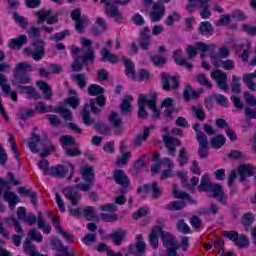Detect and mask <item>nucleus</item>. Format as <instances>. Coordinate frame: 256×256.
Segmentation results:
<instances>
[{"instance_id": "obj_13", "label": "nucleus", "mask_w": 256, "mask_h": 256, "mask_svg": "<svg viewBox=\"0 0 256 256\" xmlns=\"http://www.w3.org/2000/svg\"><path fill=\"white\" fill-rule=\"evenodd\" d=\"M71 19L75 21L78 33H83L85 27L89 25V18L87 16H81V10L79 9L72 11Z\"/></svg>"}, {"instance_id": "obj_35", "label": "nucleus", "mask_w": 256, "mask_h": 256, "mask_svg": "<svg viewBox=\"0 0 256 256\" xmlns=\"http://www.w3.org/2000/svg\"><path fill=\"white\" fill-rule=\"evenodd\" d=\"M27 43V35H20L18 38H13L9 42L10 49H21Z\"/></svg>"}, {"instance_id": "obj_48", "label": "nucleus", "mask_w": 256, "mask_h": 256, "mask_svg": "<svg viewBox=\"0 0 256 256\" xmlns=\"http://www.w3.org/2000/svg\"><path fill=\"white\" fill-rule=\"evenodd\" d=\"M8 227H14L16 233H22V227L21 224L19 223V220L13 218V217H8L5 219Z\"/></svg>"}, {"instance_id": "obj_1", "label": "nucleus", "mask_w": 256, "mask_h": 256, "mask_svg": "<svg viewBox=\"0 0 256 256\" xmlns=\"http://www.w3.org/2000/svg\"><path fill=\"white\" fill-rule=\"evenodd\" d=\"M159 237L162 238L163 245L168 249V256H177V249H179V244L177 239L159 226L154 227L149 236V241L151 246L155 249L159 245Z\"/></svg>"}, {"instance_id": "obj_11", "label": "nucleus", "mask_w": 256, "mask_h": 256, "mask_svg": "<svg viewBox=\"0 0 256 256\" xmlns=\"http://www.w3.org/2000/svg\"><path fill=\"white\" fill-rule=\"evenodd\" d=\"M75 171V166L71 163H66L65 165H58L55 167H52L49 169V175H52V177H57L58 179H63L65 175L70 172L69 179L73 177V173Z\"/></svg>"}, {"instance_id": "obj_22", "label": "nucleus", "mask_w": 256, "mask_h": 256, "mask_svg": "<svg viewBox=\"0 0 256 256\" xmlns=\"http://www.w3.org/2000/svg\"><path fill=\"white\" fill-rule=\"evenodd\" d=\"M238 173L240 175V181H245L246 177H253L255 175V166L252 164H242L238 167Z\"/></svg>"}, {"instance_id": "obj_57", "label": "nucleus", "mask_w": 256, "mask_h": 256, "mask_svg": "<svg viewBox=\"0 0 256 256\" xmlns=\"http://www.w3.org/2000/svg\"><path fill=\"white\" fill-rule=\"evenodd\" d=\"M121 155L122 156L116 160L117 167H125V165L129 163V159H131V152H126Z\"/></svg>"}, {"instance_id": "obj_37", "label": "nucleus", "mask_w": 256, "mask_h": 256, "mask_svg": "<svg viewBox=\"0 0 256 256\" xmlns=\"http://www.w3.org/2000/svg\"><path fill=\"white\" fill-rule=\"evenodd\" d=\"M70 95H74L73 97L67 98L64 100L65 105H69L72 109H77L79 107V97L77 96V91L70 89Z\"/></svg>"}, {"instance_id": "obj_28", "label": "nucleus", "mask_w": 256, "mask_h": 256, "mask_svg": "<svg viewBox=\"0 0 256 256\" xmlns=\"http://www.w3.org/2000/svg\"><path fill=\"white\" fill-rule=\"evenodd\" d=\"M101 61H108V63L117 64L119 63V56L111 53V50L104 48L101 52Z\"/></svg>"}, {"instance_id": "obj_43", "label": "nucleus", "mask_w": 256, "mask_h": 256, "mask_svg": "<svg viewBox=\"0 0 256 256\" xmlns=\"http://www.w3.org/2000/svg\"><path fill=\"white\" fill-rule=\"evenodd\" d=\"M134 101L133 96H126L120 105V109L123 115L131 113V102Z\"/></svg>"}, {"instance_id": "obj_39", "label": "nucleus", "mask_w": 256, "mask_h": 256, "mask_svg": "<svg viewBox=\"0 0 256 256\" xmlns=\"http://www.w3.org/2000/svg\"><path fill=\"white\" fill-rule=\"evenodd\" d=\"M226 141H227V138H225V136L220 134L211 138L210 145L212 149H221V147L225 145Z\"/></svg>"}, {"instance_id": "obj_21", "label": "nucleus", "mask_w": 256, "mask_h": 256, "mask_svg": "<svg viewBox=\"0 0 256 256\" xmlns=\"http://www.w3.org/2000/svg\"><path fill=\"white\" fill-rule=\"evenodd\" d=\"M150 17L154 22L161 21L163 17H165V5L161 3H154Z\"/></svg>"}, {"instance_id": "obj_4", "label": "nucleus", "mask_w": 256, "mask_h": 256, "mask_svg": "<svg viewBox=\"0 0 256 256\" xmlns=\"http://www.w3.org/2000/svg\"><path fill=\"white\" fill-rule=\"evenodd\" d=\"M217 45L215 44H206L204 42H196L193 46L186 47V54L189 59H193L198 53H200L201 57H205L206 53L210 55H217Z\"/></svg>"}, {"instance_id": "obj_18", "label": "nucleus", "mask_w": 256, "mask_h": 256, "mask_svg": "<svg viewBox=\"0 0 256 256\" xmlns=\"http://www.w3.org/2000/svg\"><path fill=\"white\" fill-rule=\"evenodd\" d=\"M162 83L164 91H169V89H177L179 87V77L171 76L167 73H162Z\"/></svg>"}, {"instance_id": "obj_42", "label": "nucleus", "mask_w": 256, "mask_h": 256, "mask_svg": "<svg viewBox=\"0 0 256 256\" xmlns=\"http://www.w3.org/2000/svg\"><path fill=\"white\" fill-rule=\"evenodd\" d=\"M20 93L27 95L29 98L39 99V93L35 91V88L30 86H19Z\"/></svg>"}, {"instance_id": "obj_25", "label": "nucleus", "mask_w": 256, "mask_h": 256, "mask_svg": "<svg viewBox=\"0 0 256 256\" xmlns=\"http://www.w3.org/2000/svg\"><path fill=\"white\" fill-rule=\"evenodd\" d=\"M122 61L126 69L127 78L135 81L137 79V76L135 75V64L125 56L122 57Z\"/></svg>"}, {"instance_id": "obj_47", "label": "nucleus", "mask_w": 256, "mask_h": 256, "mask_svg": "<svg viewBox=\"0 0 256 256\" xmlns=\"http://www.w3.org/2000/svg\"><path fill=\"white\" fill-rule=\"evenodd\" d=\"M168 211H181L185 209V202L183 201H172L166 205Z\"/></svg>"}, {"instance_id": "obj_60", "label": "nucleus", "mask_w": 256, "mask_h": 256, "mask_svg": "<svg viewBox=\"0 0 256 256\" xmlns=\"http://www.w3.org/2000/svg\"><path fill=\"white\" fill-rule=\"evenodd\" d=\"M178 163L180 167L187 165L188 158H187V148H181L178 155Z\"/></svg>"}, {"instance_id": "obj_36", "label": "nucleus", "mask_w": 256, "mask_h": 256, "mask_svg": "<svg viewBox=\"0 0 256 256\" xmlns=\"http://www.w3.org/2000/svg\"><path fill=\"white\" fill-rule=\"evenodd\" d=\"M82 215L87 221H99V217L95 214V208L93 206H86L82 208Z\"/></svg>"}, {"instance_id": "obj_31", "label": "nucleus", "mask_w": 256, "mask_h": 256, "mask_svg": "<svg viewBox=\"0 0 256 256\" xmlns=\"http://www.w3.org/2000/svg\"><path fill=\"white\" fill-rule=\"evenodd\" d=\"M139 110L138 115L142 119H145L147 117V111L145 110V105H149V96L140 95L138 100Z\"/></svg>"}, {"instance_id": "obj_23", "label": "nucleus", "mask_w": 256, "mask_h": 256, "mask_svg": "<svg viewBox=\"0 0 256 256\" xmlns=\"http://www.w3.org/2000/svg\"><path fill=\"white\" fill-rule=\"evenodd\" d=\"M63 194L71 203L72 207H76V205L79 203V199H81V194H78L77 190L73 188H65L63 190Z\"/></svg>"}, {"instance_id": "obj_30", "label": "nucleus", "mask_w": 256, "mask_h": 256, "mask_svg": "<svg viewBox=\"0 0 256 256\" xmlns=\"http://www.w3.org/2000/svg\"><path fill=\"white\" fill-rule=\"evenodd\" d=\"M254 79H256V70L253 73H248V74L243 75L244 85H246V87H247V89H249V91L256 90V84L254 82Z\"/></svg>"}, {"instance_id": "obj_41", "label": "nucleus", "mask_w": 256, "mask_h": 256, "mask_svg": "<svg viewBox=\"0 0 256 256\" xmlns=\"http://www.w3.org/2000/svg\"><path fill=\"white\" fill-rule=\"evenodd\" d=\"M161 107L162 109H165V113L168 117H171V115L176 112L175 107L173 106V99L171 98L164 99Z\"/></svg>"}, {"instance_id": "obj_45", "label": "nucleus", "mask_w": 256, "mask_h": 256, "mask_svg": "<svg viewBox=\"0 0 256 256\" xmlns=\"http://www.w3.org/2000/svg\"><path fill=\"white\" fill-rule=\"evenodd\" d=\"M96 24L97 27L93 28V33H95V35H101V33H105V31H107V23H105L103 18H97Z\"/></svg>"}, {"instance_id": "obj_26", "label": "nucleus", "mask_w": 256, "mask_h": 256, "mask_svg": "<svg viewBox=\"0 0 256 256\" xmlns=\"http://www.w3.org/2000/svg\"><path fill=\"white\" fill-rule=\"evenodd\" d=\"M174 60L177 65H181L188 69V71H193V64L186 61L183 57V50L174 51Z\"/></svg>"}, {"instance_id": "obj_20", "label": "nucleus", "mask_w": 256, "mask_h": 256, "mask_svg": "<svg viewBox=\"0 0 256 256\" xmlns=\"http://www.w3.org/2000/svg\"><path fill=\"white\" fill-rule=\"evenodd\" d=\"M163 141L168 149V155L175 157V147L181 145V141L177 138L170 137L169 134L163 136Z\"/></svg>"}, {"instance_id": "obj_8", "label": "nucleus", "mask_w": 256, "mask_h": 256, "mask_svg": "<svg viewBox=\"0 0 256 256\" xmlns=\"http://www.w3.org/2000/svg\"><path fill=\"white\" fill-rule=\"evenodd\" d=\"M161 167L164 169L161 175V179H169V177H173V169H175V163L171 158L165 157L161 160L159 164H155L151 167L152 173H159L161 171Z\"/></svg>"}, {"instance_id": "obj_15", "label": "nucleus", "mask_w": 256, "mask_h": 256, "mask_svg": "<svg viewBox=\"0 0 256 256\" xmlns=\"http://www.w3.org/2000/svg\"><path fill=\"white\" fill-rule=\"evenodd\" d=\"M138 193H140V195L151 193L153 199H159V196L163 195V190L159 188V184H157V182H153L152 184H146L142 188H139Z\"/></svg>"}, {"instance_id": "obj_32", "label": "nucleus", "mask_w": 256, "mask_h": 256, "mask_svg": "<svg viewBox=\"0 0 256 256\" xmlns=\"http://www.w3.org/2000/svg\"><path fill=\"white\" fill-rule=\"evenodd\" d=\"M125 237H127V231L125 230H117L110 234V239H112V242L114 245H121L123 243Z\"/></svg>"}, {"instance_id": "obj_44", "label": "nucleus", "mask_w": 256, "mask_h": 256, "mask_svg": "<svg viewBox=\"0 0 256 256\" xmlns=\"http://www.w3.org/2000/svg\"><path fill=\"white\" fill-rule=\"evenodd\" d=\"M72 79L78 85L80 89H85L87 87V76L83 73L72 75Z\"/></svg>"}, {"instance_id": "obj_62", "label": "nucleus", "mask_w": 256, "mask_h": 256, "mask_svg": "<svg viewBox=\"0 0 256 256\" xmlns=\"http://www.w3.org/2000/svg\"><path fill=\"white\" fill-rule=\"evenodd\" d=\"M51 245H52V249H54L57 252L65 251V249L67 248L66 246L63 245L61 240H59L57 237H54L51 239Z\"/></svg>"}, {"instance_id": "obj_64", "label": "nucleus", "mask_w": 256, "mask_h": 256, "mask_svg": "<svg viewBox=\"0 0 256 256\" xmlns=\"http://www.w3.org/2000/svg\"><path fill=\"white\" fill-rule=\"evenodd\" d=\"M139 45L143 51H148V49H150L151 47V37L149 38L140 37Z\"/></svg>"}, {"instance_id": "obj_6", "label": "nucleus", "mask_w": 256, "mask_h": 256, "mask_svg": "<svg viewBox=\"0 0 256 256\" xmlns=\"http://www.w3.org/2000/svg\"><path fill=\"white\" fill-rule=\"evenodd\" d=\"M131 0H101L100 3L105 5L106 15L112 17L115 21H121L122 16L115 5H127Z\"/></svg>"}, {"instance_id": "obj_38", "label": "nucleus", "mask_w": 256, "mask_h": 256, "mask_svg": "<svg viewBox=\"0 0 256 256\" xmlns=\"http://www.w3.org/2000/svg\"><path fill=\"white\" fill-rule=\"evenodd\" d=\"M33 71V66L29 62H20L16 65L14 75H22V73H28Z\"/></svg>"}, {"instance_id": "obj_16", "label": "nucleus", "mask_w": 256, "mask_h": 256, "mask_svg": "<svg viewBox=\"0 0 256 256\" xmlns=\"http://www.w3.org/2000/svg\"><path fill=\"white\" fill-rule=\"evenodd\" d=\"M145 249H147V244L143 241V235L137 234L135 246L129 247V253L135 256H142L145 253Z\"/></svg>"}, {"instance_id": "obj_46", "label": "nucleus", "mask_w": 256, "mask_h": 256, "mask_svg": "<svg viewBox=\"0 0 256 256\" xmlns=\"http://www.w3.org/2000/svg\"><path fill=\"white\" fill-rule=\"evenodd\" d=\"M36 241L37 243L43 242V235H41V232L37 231L36 229H32L30 232H28V237L26 238V241L31 242Z\"/></svg>"}, {"instance_id": "obj_49", "label": "nucleus", "mask_w": 256, "mask_h": 256, "mask_svg": "<svg viewBox=\"0 0 256 256\" xmlns=\"http://www.w3.org/2000/svg\"><path fill=\"white\" fill-rule=\"evenodd\" d=\"M197 97H199V93L193 90L191 86H186V88L184 89L185 101H190V99H197Z\"/></svg>"}, {"instance_id": "obj_59", "label": "nucleus", "mask_w": 256, "mask_h": 256, "mask_svg": "<svg viewBox=\"0 0 256 256\" xmlns=\"http://www.w3.org/2000/svg\"><path fill=\"white\" fill-rule=\"evenodd\" d=\"M200 33L202 35H211L213 33V26L210 22L204 21L200 24Z\"/></svg>"}, {"instance_id": "obj_14", "label": "nucleus", "mask_w": 256, "mask_h": 256, "mask_svg": "<svg viewBox=\"0 0 256 256\" xmlns=\"http://www.w3.org/2000/svg\"><path fill=\"white\" fill-rule=\"evenodd\" d=\"M196 139L199 143V156L201 157V159L207 158V155H209V141L207 140V135H205V133L203 132H198L196 134Z\"/></svg>"}, {"instance_id": "obj_7", "label": "nucleus", "mask_w": 256, "mask_h": 256, "mask_svg": "<svg viewBox=\"0 0 256 256\" xmlns=\"http://www.w3.org/2000/svg\"><path fill=\"white\" fill-rule=\"evenodd\" d=\"M0 197H3L9 205V209L13 211L17 203H19V196L14 192L9 191V185L7 182L0 178Z\"/></svg>"}, {"instance_id": "obj_34", "label": "nucleus", "mask_w": 256, "mask_h": 256, "mask_svg": "<svg viewBox=\"0 0 256 256\" xmlns=\"http://www.w3.org/2000/svg\"><path fill=\"white\" fill-rule=\"evenodd\" d=\"M52 223H53L54 227L57 229L58 233H60V235H62V237H64V239L68 243H73V237L71 236V234H68L67 231L63 230V228H61V225H59L58 217H53Z\"/></svg>"}, {"instance_id": "obj_12", "label": "nucleus", "mask_w": 256, "mask_h": 256, "mask_svg": "<svg viewBox=\"0 0 256 256\" xmlns=\"http://www.w3.org/2000/svg\"><path fill=\"white\" fill-rule=\"evenodd\" d=\"M81 175L84 179V181H87L86 184H78L77 185V189H80V191H90L91 188L93 187V178H94V174H93V168L91 167H85L82 169L81 171Z\"/></svg>"}, {"instance_id": "obj_29", "label": "nucleus", "mask_w": 256, "mask_h": 256, "mask_svg": "<svg viewBox=\"0 0 256 256\" xmlns=\"http://www.w3.org/2000/svg\"><path fill=\"white\" fill-rule=\"evenodd\" d=\"M212 64H214L215 67H222L225 71H233L235 67V61L233 60L219 61L217 58H212Z\"/></svg>"}, {"instance_id": "obj_24", "label": "nucleus", "mask_w": 256, "mask_h": 256, "mask_svg": "<svg viewBox=\"0 0 256 256\" xmlns=\"http://www.w3.org/2000/svg\"><path fill=\"white\" fill-rule=\"evenodd\" d=\"M148 107L152 111L153 119H159V109H157V93L151 92L148 100Z\"/></svg>"}, {"instance_id": "obj_33", "label": "nucleus", "mask_w": 256, "mask_h": 256, "mask_svg": "<svg viewBox=\"0 0 256 256\" xmlns=\"http://www.w3.org/2000/svg\"><path fill=\"white\" fill-rule=\"evenodd\" d=\"M36 85L39 87L40 91L43 92L44 99H47L48 101L51 100L53 95V89L51 86H49L45 81H38L36 82Z\"/></svg>"}, {"instance_id": "obj_51", "label": "nucleus", "mask_w": 256, "mask_h": 256, "mask_svg": "<svg viewBox=\"0 0 256 256\" xmlns=\"http://www.w3.org/2000/svg\"><path fill=\"white\" fill-rule=\"evenodd\" d=\"M38 227L39 229H42L44 233H51V224H46L45 221H43V214L39 213L38 214V219H37Z\"/></svg>"}, {"instance_id": "obj_9", "label": "nucleus", "mask_w": 256, "mask_h": 256, "mask_svg": "<svg viewBox=\"0 0 256 256\" xmlns=\"http://www.w3.org/2000/svg\"><path fill=\"white\" fill-rule=\"evenodd\" d=\"M208 0H188L186 7L188 13H193L195 9H201L200 17L209 19L211 17V10H209Z\"/></svg>"}, {"instance_id": "obj_10", "label": "nucleus", "mask_w": 256, "mask_h": 256, "mask_svg": "<svg viewBox=\"0 0 256 256\" xmlns=\"http://www.w3.org/2000/svg\"><path fill=\"white\" fill-rule=\"evenodd\" d=\"M32 45L35 48V51H32L31 48L24 49V55L27 57H33L34 61H41L45 55V41L38 39L32 42Z\"/></svg>"}, {"instance_id": "obj_19", "label": "nucleus", "mask_w": 256, "mask_h": 256, "mask_svg": "<svg viewBox=\"0 0 256 256\" xmlns=\"http://www.w3.org/2000/svg\"><path fill=\"white\" fill-rule=\"evenodd\" d=\"M36 17H38L37 23L39 24L46 21L48 25H53L59 21L57 15L51 16V10H40L36 12Z\"/></svg>"}, {"instance_id": "obj_27", "label": "nucleus", "mask_w": 256, "mask_h": 256, "mask_svg": "<svg viewBox=\"0 0 256 256\" xmlns=\"http://www.w3.org/2000/svg\"><path fill=\"white\" fill-rule=\"evenodd\" d=\"M114 181L122 187H129V178H127V174L123 170H116L114 172Z\"/></svg>"}, {"instance_id": "obj_50", "label": "nucleus", "mask_w": 256, "mask_h": 256, "mask_svg": "<svg viewBox=\"0 0 256 256\" xmlns=\"http://www.w3.org/2000/svg\"><path fill=\"white\" fill-rule=\"evenodd\" d=\"M109 121L114 127H121V125H123V119L117 112L110 113Z\"/></svg>"}, {"instance_id": "obj_40", "label": "nucleus", "mask_w": 256, "mask_h": 256, "mask_svg": "<svg viewBox=\"0 0 256 256\" xmlns=\"http://www.w3.org/2000/svg\"><path fill=\"white\" fill-rule=\"evenodd\" d=\"M151 131L149 128H145L143 133L138 135L134 141H133V146L134 147H141L145 141H147V137H149Z\"/></svg>"}, {"instance_id": "obj_54", "label": "nucleus", "mask_w": 256, "mask_h": 256, "mask_svg": "<svg viewBox=\"0 0 256 256\" xmlns=\"http://www.w3.org/2000/svg\"><path fill=\"white\" fill-rule=\"evenodd\" d=\"M241 77L239 76H232V83H231V89L232 93H241Z\"/></svg>"}, {"instance_id": "obj_58", "label": "nucleus", "mask_w": 256, "mask_h": 256, "mask_svg": "<svg viewBox=\"0 0 256 256\" xmlns=\"http://www.w3.org/2000/svg\"><path fill=\"white\" fill-rule=\"evenodd\" d=\"M172 193L175 199H191V196H189V194L179 191L178 185H173Z\"/></svg>"}, {"instance_id": "obj_52", "label": "nucleus", "mask_w": 256, "mask_h": 256, "mask_svg": "<svg viewBox=\"0 0 256 256\" xmlns=\"http://www.w3.org/2000/svg\"><path fill=\"white\" fill-rule=\"evenodd\" d=\"M24 253L30 256H41L39 252H37V248L31 244V242L27 241L24 244Z\"/></svg>"}, {"instance_id": "obj_55", "label": "nucleus", "mask_w": 256, "mask_h": 256, "mask_svg": "<svg viewBox=\"0 0 256 256\" xmlns=\"http://www.w3.org/2000/svg\"><path fill=\"white\" fill-rule=\"evenodd\" d=\"M89 104L84 105V111L82 113V119L84 125H93L95 121L91 119V116L89 115Z\"/></svg>"}, {"instance_id": "obj_3", "label": "nucleus", "mask_w": 256, "mask_h": 256, "mask_svg": "<svg viewBox=\"0 0 256 256\" xmlns=\"http://www.w3.org/2000/svg\"><path fill=\"white\" fill-rule=\"evenodd\" d=\"M81 44L86 48L82 49L83 57L76 56L72 63V71L75 72L83 70V63H93V61H95V54L93 53V48H91V40L81 38ZM81 59L83 62H81Z\"/></svg>"}, {"instance_id": "obj_63", "label": "nucleus", "mask_w": 256, "mask_h": 256, "mask_svg": "<svg viewBox=\"0 0 256 256\" xmlns=\"http://www.w3.org/2000/svg\"><path fill=\"white\" fill-rule=\"evenodd\" d=\"M97 242V235L95 234H85L82 238V243L89 247V245H93V243Z\"/></svg>"}, {"instance_id": "obj_5", "label": "nucleus", "mask_w": 256, "mask_h": 256, "mask_svg": "<svg viewBox=\"0 0 256 256\" xmlns=\"http://www.w3.org/2000/svg\"><path fill=\"white\" fill-rule=\"evenodd\" d=\"M28 144L32 153H40V157H47V155H51L52 151H55V147L50 146L47 148V142L41 140L39 136L35 134L32 135Z\"/></svg>"}, {"instance_id": "obj_61", "label": "nucleus", "mask_w": 256, "mask_h": 256, "mask_svg": "<svg viewBox=\"0 0 256 256\" xmlns=\"http://www.w3.org/2000/svg\"><path fill=\"white\" fill-rule=\"evenodd\" d=\"M235 245L239 247V249H245V247H249V240L245 235H240L236 238Z\"/></svg>"}, {"instance_id": "obj_56", "label": "nucleus", "mask_w": 256, "mask_h": 256, "mask_svg": "<svg viewBox=\"0 0 256 256\" xmlns=\"http://www.w3.org/2000/svg\"><path fill=\"white\" fill-rule=\"evenodd\" d=\"M35 110L38 113H51L53 106L46 105L44 102H38L35 104Z\"/></svg>"}, {"instance_id": "obj_2", "label": "nucleus", "mask_w": 256, "mask_h": 256, "mask_svg": "<svg viewBox=\"0 0 256 256\" xmlns=\"http://www.w3.org/2000/svg\"><path fill=\"white\" fill-rule=\"evenodd\" d=\"M199 191H207L208 197H214L218 199L220 203H226L227 196L223 192V187L219 184H212L209 175L202 176Z\"/></svg>"}, {"instance_id": "obj_53", "label": "nucleus", "mask_w": 256, "mask_h": 256, "mask_svg": "<svg viewBox=\"0 0 256 256\" xmlns=\"http://www.w3.org/2000/svg\"><path fill=\"white\" fill-rule=\"evenodd\" d=\"M105 93V90L103 87L97 85V84H92L88 87V94H90L92 97H95L97 95H103Z\"/></svg>"}, {"instance_id": "obj_17", "label": "nucleus", "mask_w": 256, "mask_h": 256, "mask_svg": "<svg viewBox=\"0 0 256 256\" xmlns=\"http://www.w3.org/2000/svg\"><path fill=\"white\" fill-rule=\"evenodd\" d=\"M212 79L216 81L218 87L222 89V91H227L229 86L227 85V74L221 70H214L211 73Z\"/></svg>"}]
</instances>
